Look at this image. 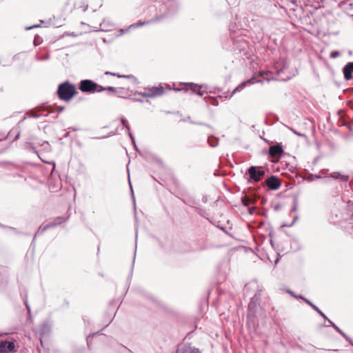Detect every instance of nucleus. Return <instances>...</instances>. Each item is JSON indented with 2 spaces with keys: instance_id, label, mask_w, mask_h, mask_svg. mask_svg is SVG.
<instances>
[{
  "instance_id": "nucleus-27",
  "label": "nucleus",
  "mask_w": 353,
  "mask_h": 353,
  "mask_svg": "<svg viewBox=\"0 0 353 353\" xmlns=\"http://www.w3.org/2000/svg\"><path fill=\"white\" fill-rule=\"evenodd\" d=\"M12 134H15V138L13 140V141H14V140L19 139V137L20 136V131L18 130L17 129H12L8 133V136H10Z\"/></svg>"
},
{
  "instance_id": "nucleus-42",
  "label": "nucleus",
  "mask_w": 353,
  "mask_h": 353,
  "mask_svg": "<svg viewBox=\"0 0 353 353\" xmlns=\"http://www.w3.org/2000/svg\"><path fill=\"white\" fill-rule=\"evenodd\" d=\"M343 125H344V126L347 127V128H348L350 131H351V132H352V131H353V130H352V126L350 125V123H346V122H344V123H343Z\"/></svg>"
},
{
  "instance_id": "nucleus-17",
  "label": "nucleus",
  "mask_w": 353,
  "mask_h": 353,
  "mask_svg": "<svg viewBox=\"0 0 353 353\" xmlns=\"http://www.w3.org/2000/svg\"><path fill=\"white\" fill-rule=\"evenodd\" d=\"M105 75L117 76L119 78L129 79H131L132 83H134V84H138L139 83L138 79L134 76H133L132 74H130V75H120V74H116V73H114V72H105Z\"/></svg>"
},
{
  "instance_id": "nucleus-24",
  "label": "nucleus",
  "mask_w": 353,
  "mask_h": 353,
  "mask_svg": "<svg viewBox=\"0 0 353 353\" xmlns=\"http://www.w3.org/2000/svg\"><path fill=\"white\" fill-rule=\"evenodd\" d=\"M103 88H104L103 91H107L108 92H110V93H113V94H119V92L117 90V88H115L114 87L108 86V87H103Z\"/></svg>"
},
{
  "instance_id": "nucleus-39",
  "label": "nucleus",
  "mask_w": 353,
  "mask_h": 353,
  "mask_svg": "<svg viewBox=\"0 0 353 353\" xmlns=\"http://www.w3.org/2000/svg\"><path fill=\"white\" fill-rule=\"evenodd\" d=\"M242 203L244 206H248L250 205V201L248 199L243 197L242 198Z\"/></svg>"
},
{
  "instance_id": "nucleus-53",
  "label": "nucleus",
  "mask_w": 353,
  "mask_h": 353,
  "mask_svg": "<svg viewBox=\"0 0 353 353\" xmlns=\"http://www.w3.org/2000/svg\"><path fill=\"white\" fill-rule=\"evenodd\" d=\"M268 72L263 71V72H261L259 73V75H260L261 77H262V76H263L265 74H268Z\"/></svg>"
},
{
  "instance_id": "nucleus-57",
  "label": "nucleus",
  "mask_w": 353,
  "mask_h": 353,
  "mask_svg": "<svg viewBox=\"0 0 353 353\" xmlns=\"http://www.w3.org/2000/svg\"><path fill=\"white\" fill-rule=\"evenodd\" d=\"M64 110V107H59V111L61 112Z\"/></svg>"
},
{
  "instance_id": "nucleus-61",
  "label": "nucleus",
  "mask_w": 353,
  "mask_h": 353,
  "mask_svg": "<svg viewBox=\"0 0 353 353\" xmlns=\"http://www.w3.org/2000/svg\"><path fill=\"white\" fill-rule=\"evenodd\" d=\"M40 21H41V23H44V21L41 20Z\"/></svg>"
},
{
  "instance_id": "nucleus-60",
  "label": "nucleus",
  "mask_w": 353,
  "mask_h": 353,
  "mask_svg": "<svg viewBox=\"0 0 353 353\" xmlns=\"http://www.w3.org/2000/svg\"><path fill=\"white\" fill-rule=\"evenodd\" d=\"M351 219L353 220V213L351 215Z\"/></svg>"
},
{
  "instance_id": "nucleus-15",
  "label": "nucleus",
  "mask_w": 353,
  "mask_h": 353,
  "mask_svg": "<svg viewBox=\"0 0 353 353\" xmlns=\"http://www.w3.org/2000/svg\"><path fill=\"white\" fill-rule=\"evenodd\" d=\"M121 122L123 128H125L126 129V132L128 133V136L130 137L134 148H136V150H137L136 142H135V139L130 132V126L128 124V121H127L126 119L124 117H121Z\"/></svg>"
},
{
  "instance_id": "nucleus-4",
  "label": "nucleus",
  "mask_w": 353,
  "mask_h": 353,
  "mask_svg": "<svg viewBox=\"0 0 353 353\" xmlns=\"http://www.w3.org/2000/svg\"><path fill=\"white\" fill-rule=\"evenodd\" d=\"M79 88L81 92L86 93L101 92L104 90L102 85L90 79L81 80Z\"/></svg>"
},
{
  "instance_id": "nucleus-58",
  "label": "nucleus",
  "mask_w": 353,
  "mask_h": 353,
  "mask_svg": "<svg viewBox=\"0 0 353 353\" xmlns=\"http://www.w3.org/2000/svg\"><path fill=\"white\" fill-rule=\"evenodd\" d=\"M88 9V6H85L84 8H83V11H86V10Z\"/></svg>"
},
{
  "instance_id": "nucleus-46",
  "label": "nucleus",
  "mask_w": 353,
  "mask_h": 353,
  "mask_svg": "<svg viewBox=\"0 0 353 353\" xmlns=\"http://www.w3.org/2000/svg\"><path fill=\"white\" fill-rule=\"evenodd\" d=\"M129 183H130V188H131V193H132V198H133V201H134V192H133L132 187V185H131V183H130V180H129Z\"/></svg>"
},
{
  "instance_id": "nucleus-30",
  "label": "nucleus",
  "mask_w": 353,
  "mask_h": 353,
  "mask_svg": "<svg viewBox=\"0 0 353 353\" xmlns=\"http://www.w3.org/2000/svg\"><path fill=\"white\" fill-rule=\"evenodd\" d=\"M312 309H314L323 319H327V316L325 315V314L321 310H320L318 307L314 305Z\"/></svg>"
},
{
  "instance_id": "nucleus-52",
  "label": "nucleus",
  "mask_w": 353,
  "mask_h": 353,
  "mask_svg": "<svg viewBox=\"0 0 353 353\" xmlns=\"http://www.w3.org/2000/svg\"><path fill=\"white\" fill-rule=\"evenodd\" d=\"M99 332H96V333L90 334L88 336V337L87 338V341H88V338H90V337H91V336H94V335H96V334H99Z\"/></svg>"
},
{
  "instance_id": "nucleus-29",
  "label": "nucleus",
  "mask_w": 353,
  "mask_h": 353,
  "mask_svg": "<svg viewBox=\"0 0 353 353\" xmlns=\"http://www.w3.org/2000/svg\"><path fill=\"white\" fill-rule=\"evenodd\" d=\"M340 56V52L337 50L332 51L330 55L331 59H336Z\"/></svg>"
},
{
  "instance_id": "nucleus-36",
  "label": "nucleus",
  "mask_w": 353,
  "mask_h": 353,
  "mask_svg": "<svg viewBox=\"0 0 353 353\" xmlns=\"http://www.w3.org/2000/svg\"><path fill=\"white\" fill-rule=\"evenodd\" d=\"M30 150L34 153L38 154V152L36 148L34 146L33 143L31 142L28 143Z\"/></svg>"
},
{
  "instance_id": "nucleus-13",
  "label": "nucleus",
  "mask_w": 353,
  "mask_h": 353,
  "mask_svg": "<svg viewBox=\"0 0 353 353\" xmlns=\"http://www.w3.org/2000/svg\"><path fill=\"white\" fill-rule=\"evenodd\" d=\"M114 26V24L110 22L109 20L104 19L103 21L100 23L101 29L92 30L94 32H108L110 30V29Z\"/></svg>"
},
{
  "instance_id": "nucleus-45",
  "label": "nucleus",
  "mask_w": 353,
  "mask_h": 353,
  "mask_svg": "<svg viewBox=\"0 0 353 353\" xmlns=\"http://www.w3.org/2000/svg\"><path fill=\"white\" fill-rule=\"evenodd\" d=\"M38 27H40V24H37V25L32 26L30 27H27L26 30H30V29H32L34 28H38Z\"/></svg>"
},
{
  "instance_id": "nucleus-6",
  "label": "nucleus",
  "mask_w": 353,
  "mask_h": 353,
  "mask_svg": "<svg viewBox=\"0 0 353 353\" xmlns=\"http://www.w3.org/2000/svg\"><path fill=\"white\" fill-rule=\"evenodd\" d=\"M177 353H201L200 350L190 343H183L178 345Z\"/></svg>"
},
{
  "instance_id": "nucleus-62",
  "label": "nucleus",
  "mask_w": 353,
  "mask_h": 353,
  "mask_svg": "<svg viewBox=\"0 0 353 353\" xmlns=\"http://www.w3.org/2000/svg\"><path fill=\"white\" fill-rule=\"evenodd\" d=\"M351 17H353V13H352V15H350Z\"/></svg>"
},
{
  "instance_id": "nucleus-7",
  "label": "nucleus",
  "mask_w": 353,
  "mask_h": 353,
  "mask_svg": "<svg viewBox=\"0 0 353 353\" xmlns=\"http://www.w3.org/2000/svg\"><path fill=\"white\" fill-rule=\"evenodd\" d=\"M145 90L148 91L150 98L160 97L165 93V89L161 84L157 86L145 88Z\"/></svg>"
},
{
  "instance_id": "nucleus-56",
  "label": "nucleus",
  "mask_w": 353,
  "mask_h": 353,
  "mask_svg": "<svg viewBox=\"0 0 353 353\" xmlns=\"http://www.w3.org/2000/svg\"><path fill=\"white\" fill-rule=\"evenodd\" d=\"M298 219V216H296L294 219L293 223L291 224V225Z\"/></svg>"
},
{
  "instance_id": "nucleus-25",
  "label": "nucleus",
  "mask_w": 353,
  "mask_h": 353,
  "mask_svg": "<svg viewBox=\"0 0 353 353\" xmlns=\"http://www.w3.org/2000/svg\"><path fill=\"white\" fill-rule=\"evenodd\" d=\"M134 95H139L145 98H150V94H148V91L144 89V92H136Z\"/></svg>"
},
{
  "instance_id": "nucleus-32",
  "label": "nucleus",
  "mask_w": 353,
  "mask_h": 353,
  "mask_svg": "<svg viewBox=\"0 0 353 353\" xmlns=\"http://www.w3.org/2000/svg\"><path fill=\"white\" fill-rule=\"evenodd\" d=\"M298 208V201L296 198H294L293 200V206L291 209L292 212H296Z\"/></svg>"
},
{
  "instance_id": "nucleus-34",
  "label": "nucleus",
  "mask_w": 353,
  "mask_h": 353,
  "mask_svg": "<svg viewBox=\"0 0 353 353\" xmlns=\"http://www.w3.org/2000/svg\"><path fill=\"white\" fill-rule=\"evenodd\" d=\"M130 30H131V28H130V26L125 29H120L119 34H117V37H120V36L124 34L125 33L128 32Z\"/></svg>"
},
{
  "instance_id": "nucleus-37",
  "label": "nucleus",
  "mask_w": 353,
  "mask_h": 353,
  "mask_svg": "<svg viewBox=\"0 0 353 353\" xmlns=\"http://www.w3.org/2000/svg\"><path fill=\"white\" fill-rule=\"evenodd\" d=\"M290 130L295 134H296L297 136L299 137H305V134H303V133H301V132H297L296 130L292 129V128H290Z\"/></svg>"
},
{
  "instance_id": "nucleus-26",
  "label": "nucleus",
  "mask_w": 353,
  "mask_h": 353,
  "mask_svg": "<svg viewBox=\"0 0 353 353\" xmlns=\"http://www.w3.org/2000/svg\"><path fill=\"white\" fill-rule=\"evenodd\" d=\"M136 250H137V245L135 246V249H134V256H133V261H132L131 270H130V274L128 278V281L132 278V276L133 268H134V264L135 257H136Z\"/></svg>"
},
{
  "instance_id": "nucleus-54",
  "label": "nucleus",
  "mask_w": 353,
  "mask_h": 353,
  "mask_svg": "<svg viewBox=\"0 0 353 353\" xmlns=\"http://www.w3.org/2000/svg\"><path fill=\"white\" fill-rule=\"evenodd\" d=\"M157 161L160 165H162V164H163V161H162V160H161V159H157Z\"/></svg>"
},
{
  "instance_id": "nucleus-47",
  "label": "nucleus",
  "mask_w": 353,
  "mask_h": 353,
  "mask_svg": "<svg viewBox=\"0 0 353 353\" xmlns=\"http://www.w3.org/2000/svg\"><path fill=\"white\" fill-rule=\"evenodd\" d=\"M327 321V322L333 327V325H335L330 319H329L327 317V319H325Z\"/></svg>"
},
{
  "instance_id": "nucleus-19",
  "label": "nucleus",
  "mask_w": 353,
  "mask_h": 353,
  "mask_svg": "<svg viewBox=\"0 0 353 353\" xmlns=\"http://www.w3.org/2000/svg\"><path fill=\"white\" fill-rule=\"evenodd\" d=\"M49 228H50L49 224H47V225H44L43 227H41V226L39 227V228L38 229V230L34 235L32 243L34 242L37 236L41 235L42 234H43V232H45Z\"/></svg>"
},
{
  "instance_id": "nucleus-20",
  "label": "nucleus",
  "mask_w": 353,
  "mask_h": 353,
  "mask_svg": "<svg viewBox=\"0 0 353 353\" xmlns=\"http://www.w3.org/2000/svg\"><path fill=\"white\" fill-rule=\"evenodd\" d=\"M154 19L150 20V21H139L137 23H133V24H131L130 26V28L131 29H134V28H139V27H141L142 26H144L145 24H149L150 23H153V22H157L156 21H153Z\"/></svg>"
},
{
  "instance_id": "nucleus-10",
  "label": "nucleus",
  "mask_w": 353,
  "mask_h": 353,
  "mask_svg": "<svg viewBox=\"0 0 353 353\" xmlns=\"http://www.w3.org/2000/svg\"><path fill=\"white\" fill-rule=\"evenodd\" d=\"M260 82H262L261 80L260 79H257L255 77H253L252 78H250V79H248V81H244V82H242L241 83H240L232 92V95H233L234 93H236V92H239L241 90H242L243 89V88L247 85V84H254V83H260Z\"/></svg>"
},
{
  "instance_id": "nucleus-31",
  "label": "nucleus",
  "mask_w": 353,
  "mask_h": 353,
  "mask_svg": "<svg viewBox=\"0 0 353 353\" xmlns=\"http://www.w3.org/2000/svg\"><path fill=\"white\" fill-rule=\"evenodd\" d=\"M49 58L50 55L48 54L42 56H37V59L39 61H46L49 59Z\"/></svg>"
},
{
  "instance_id": "nucleus-35",
  "label": "nucleus",
  "mask_w": 353,
  "mask_h": 353,
  "mask_svg": "<svg viewBox=\"0 0 353 353\" xmlns=\"http://www.w3.org/2000/svg\"><path fill=\"white\" fill-rule=\"evenodd\" d=\"M48 330H49V325H48V323H43L42 327H41V332L45 333L46 332H48Z\"/></svg>"
},
{
  "instance_id": "nucleus-18",
  "label": "nucleus",
  "mask_w": 353,
  "mask_h": 353,
  "mask_svg": "<svg viewBox=\"0 0 353 353\" xmlns=\"http://www.w3.org/2000/svg\"><path fill=\"white\" fill-rule=\"evenodd\" d=\"M66 221H67V219H65V217L58 216V217L55 218L52 222H51L48 224H49L50 228H54V227H57V226L61 225L62 223H64Z\"/></svg>"
},
{
  "instance_id": "nucleus-21",
  "label": "nucleus",
  "mask_w": 353,
  "mask_h": 353,
  "mask_svg": "<svg viewBox=\"0 0 353 353\" xmlns=\"http://www.w3.org/2000/svg\"><path fill=\"white\" fill-rule=\"evenodd\" d=\"M208 143L211 147H216L219 143V139L211 135L208 139Z\"/></svg>"
},
{
  "instance_id": "nucleus-55",
  "label": "nucleus",
  "mask_w": 353,
  "mask_h": 353,
  "mask_svg": "<svg viewBox=\"0 0 353 353\" xmlns=\"http://www.w3.org/2000/svg\"><path fill=\"white\" fill-rule=\"evenodd\" d=\"M254 210V208H249V212L252 214V212Z\"/></svg>"
},
{
  "instance_id": "nucleus-43",
  "label": "nucleus",
  "mask_w": 353,
  "mask_h": 353,
  "mask_svg": "<svg viewBox=\"0 0 353 353\" xmlns=\"http://www.w3.org/2000/svg\"><path fill=\"white\" fill-rule=\"evenodd\" d=\"M287 292H288V294H290L291 296H294V297H295V298H296V299H299L298 296L295 295V294H294V292L293 291H292V290H287Z\"/></svg>"
},
{
  "instance_id": "nucleus-44",
  "label": "nucleus",
  "mask_w": 353,
  "mask_h": 353,
  "mask_svg": "<svg viewBox=\"0 0 353 353\" xmlns=\"http://www.w3.org/2000/svg\"><path fill=\"white\" fill-rule=\"evenodd\" d=\"M41 116V114H37V113H34V112H32V113H31V114H30V117H34V118H39V117H40Z\"/></svg>"
},
{
  "instance_id": "nucleus-38",
  "label": "nucleus",
  "mask_w": 353,
  "mask_h": 353,
  "mask_svg": "<svg viewBox=\"0 0 353 353\" xmlns=\"http://www.w3.org/2000/svg\"><path fill=\"white\" fill-rule=\"evenodd\" d=\"M330 176L332 178L334 179H339V177L341 176V174L339 172H332L330 174Z\"/></svg>"
},
{
  "instance_id": "nucleus-12",
  "label": "nucleus",
  "mask_w": 353,
  "mask_h": 353,
  "mask_svg": "<svg viewBox=\"0 0 353 353\" xmlns=\"http://www.w3.org/2000/svg\"><path fill=\"white\" fill-rule=\"evenodd\" d=\"M343 72L345 80H350L352 78L353 62L347 63L343 68Z\"/></svg>"
},
{
  "instance_id": "nucleus-40",
  "label": "nucleus",
  "mask_w": 353,
  "mask_h": 353,
  "mask_svg": "<svg viewBox=\"0 0 353 353\" xmlns=\"http://www.w3.org/2000/svg\"><path fill=\"white\" fill-rule=\"evenodd\" d=\"M339 179L342 181H347L349 179V176H347V175H341V176L339 177Z\"/></svg>"
},
{
  "instance_id": "nucleus-2",
  "label": "nucleus",
  "mask_w": 353,
  "mask_h": 353,
  "mask_svg": "<svg viewBox=\"0 0 353 353\" xmlns=\"http://www.w3.org/2000/svg\"><path fill=\"white\" fill-rule=\"evenodd\" d=\"M163 3L160 7L161 14L154 18L153 21H159L167 17L175 14L179 11V4L175 0H160Z\"/></svg>"
},
{
  "instance_id": "nucleus-8",
  "label": "nucleus",
  "mask_w": 353,
  "mask_h": 353,
  "mask_svg": "<svg viewBox=\"0 0 353 353\" xmlns=\"http://www.w3.org/2000/svg\"><path fill=\"white\" fill-rule=\"evenodd\" d=\"M266 185L272 190H276L281 186V181L278 176L272 175L265 180Z\"/></svg>"
},
{
  "instance_id": "nucleus-22",
  "label": "nucleus",
  "mask_w": 353,
  "mask_h": 353,
  "mask_svg": "<svg viewBox=\"0 0 353 353\" xmlns=\"http://www.w3.org/2000/svg\"><path fill=\"white\" fill-rule=\"evenodd\" d=\"M37 143L41 147H42V148H43V150L44 151L50 152L51 150V145H50V144L48 141H39Z\"/></svg>"
},
{
  "instance_id": "nucleus-28",
  "label": "nucleus",
  "mask_w": 353,
  "mask_h": 353,
  "mask_svg": "<svg viewBox=\"0 0 353 353\" xmlns=\"http://www.w3.org/2000/svg\"><path fill=\"white\" fill-rule=\"evenodd\" d=\"M298 297H299V299L303 300L307 304H308L310 306H311L312 308H313L314 306L315 305L309 299H306L305 297H304L302 295H298Z\"/></svg>"
},
{
  "instance_id": "nucleus-14",
  "label": "nucleus",
  "mask_w": 353,
  "mask_h": 353,
  "mask_svg": "<svg viewBox=\"0 0 353 353\" xmlns=\"http://www.w3.org/2000/svg\"><path fill=\"white\" fill-rule=\"evenodd\" d=\"M15 348L14 343L12 341H4L0 343V352H3L6 350L10 352L14 351Z\"/></svg>"
},
{
  "instance_id": "nucleus-5",
  "label": "nucleus",
  "mask_w": 353,
  "mask_h": 353,
  "mask_svg": "<svg viewBox=\"0 0 353 353\" xmlns=\"http://www.w3.org/2000/svg\"><path fill=\"white\" fill-rule=\"evenodd\" d=\"M247 174L250 175V179L254 181H259L265 175V171L261 170L259 167L251 166L247 170Z\"/></svg>"
},
{
  "instance_id": "nucleus-16",
  "label": "nucleus",
  "mask_w": 353,
  "mask_h": 353,
  "mask_svg": "<svg viewBox=\"0 0 353 353\" xmlns=\"http://www.w3.org/2000/svg\"><path fill=\"white\" fill-rule=\"evenodd\" d=\"M185 85L191 87L192 93H196L200 97H203L205 94L204 91H201V88L203 87V85H198L194 83H183Z\"/></svg>"
},
{
  "instance_id": "nucleus-33",
  "label": "nucleus",
  "mask_w": 353,
  "mask_h": 353,
  "mask_svg": "<svg viewBox=\"0 0 353 353\" xmlns=\"http://www.w3.org/2000/svg\"><path fill=\"white\" fill-rule=\"evenodd\" d=\"M254 297H253L251 299L250 302L248 304V310H249V312H250L256 306V303L254 301Z\"/></svg>"
},
{
  "instance_id": "nucleus-48",
  "label": "nucleus",
  "mask_w": 353,
  "mask_h": 353,
  "mask_svg": "<svg viewBox=\"0 0 353 353\" xmlns=\"http://www.w3.org/2000/svg\"><path fill=\"white\" fill-rule=\"evenodd\" d=\"M176 91H181V90H183L185 92H187L188 91V88H182V89H176L175 90Z\"/></svg>"
},
{
  "instance_id": "nucleus-59",
  "label": "nucleus",
  "mask_w": 353,
  "mask_h": 353,
  "mask_svg": "<svg viewBox=\"0 0 353 353\" xmlns=\"http://www.w3.org/2000/svg\"><path fill=\"white\" fill-rule=\"evenodd\" d=\"M68 135H69V133H68V132H67V133L65 134V137H68Z\"/></svg>"
},
{
  "instance_id": "nucleus-51",
  "label": "nucleus",
  "mask_w": 353,
  "mask_h": 353,
  "mask_svg": "<svg viewBox=\"0 0 353 353\" xmlns=\"http://www.w3.org/2000/svg\"><path fill=\"white\" fill-rule=\"evenodd\" d=\"M26 308L28 310V312L30 313V306H29V305H28L27 301H26Z\"/></svg>"
},
{
  "instance_id": "nucleus-49",
  "label": "nucleus",
  "mask_w": 353,
  "mask_h": 353,
  "mask_svg": "<svg viewBox=\"0 0 353 353\" xmlns=\"http://www.w3.org/2000/svg\"><path fill=\"white\" fill-rule=\"evenodd\" d=\"M132 99L133 101H137V102H141V103L143 102V101L142 99H135V98H133V99Z\"/></svg>"
},
{
  "instance_id": "nucleus-1",
  "label": "nucleus",
  "mask_w": 353,
  "mask_h": 353,
  "mask_svg": "<svg viewBox=\"0 0 353 353\" xmlns=\"http://www.w3.org/2000/svg\"><path fill=\"white\" fill-rule=\"evenodd\" d=\"M278 10L276 5L270 0L262 1L259 7V13L263 20L261 29L268 30L275 24V18L272 16Z\"/></svg>"
},
{
  "instance_id": "nucleus-11",
  "label": "nucleus",
  "mask_w": 353,
  "mask_h": 353,
  "mask_svg": "<svg viewBox=\"0 0 353 353\" xmlns=\"http://www.w3.org/2000/svg\"><path fill=\"white\" fill-rule=\"evenodd\" d=\"M340 7L345 12H346L347 14L349 16L352 15L353 13V1L352 0H347L345 1H342L340 3Z\"/></svg>"
},
{
  "instance_id": "nucleus-3",
  "label": "nucleus",
  "mask_w": 353,
  "mask_h": 353,
  "mask_svg": "<svg viewBox=\"0 0 353 353\" xmlns=\"http://www.w3.org/2000/svg\"><path fill=\"white\" fill-rule=\"evenodd\" d=\"M57 92L61 100L68 101L76 94L77 90L74 85L65 81L59 84Z\"/></svg>"
},
{
  "instance_id": "nucleus-9",
  "label": "nucleus",
  "mask_w": 353,
  "mask_h": 353,
  "mask_svg": "<svg viewBox=\"0 0 353 353\" xmlns=\"http://www.w3.org/2000/svg\"><path fill=\"white\" fill-rule=\"evenodd\" d=\"M283 152V147L281 144H276L270 146L269 150V155L272 158L279 159Z\"/></svg>"
},
{
  "instance_id": "nucleus-41",
  "label": "nucleus",
  "mask_w": 353,
  "mask_h": 353,
  "mask_svg": "<svg viewBox=\"0 0 353 353\" xmlns=\"http://www.w3.org/2000/svg\"><path fill=\"white\" fill-rule=\"evenodd\" d=\"M190 123H192V124H196V125H205V126L209 127V125L208 124L204 123L203 122H194V121H191Z\"/></svg>"
},
{
  "instance_id": "nucleus-50",
  "label": "nucleus",
  "mask_w": 353,
  "mask_h": 353,
  "mask_svg": "<svg viewBox=\"0 0 353 353\" xmlns=\"http://www.w3.org/2000/svg\"><path fill=\"white\" fill-rule=\"evenodd\" d=\"M319 176H317V175H314H314H311V177L310 178V180L311 181V180H312L314 179H319Z\"/></svg>"
},
{
  "instance_id": "nucleus-23",
  "label": "nucleus",
  "mask_w": 353,
  "mask_h": 353,
  "mask_svg": "<svg viewBox=\"0 0 353 353\" xmlns=\"http://www.w3.org/2000/svg\"><path fill=\"white\" fill-rule=\"evenodd\" d=\"M333 327L340 334H341L347 341H351L350 338L343 332L336 325H333Z\"/></svg>"
}]
</instances>
